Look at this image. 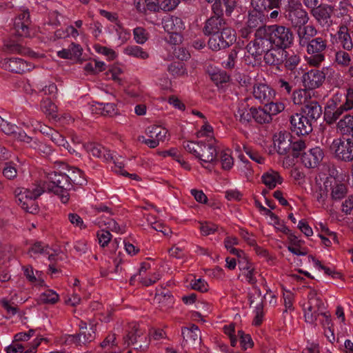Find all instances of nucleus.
<instances>
[{
  "label": "nucleus",
  "mask_w": 353,
  "mask_h": 353,
  "mask_svg": "<svg viewBox=\"0 0 353 353\" xmlns=\"http://www.w3.org/2000/svg\"><path fill=\"white\" fill-rule=\"evenodd\" d=\"M341 97V94L336 93L325 106L324 119L327 123H334L343 113L353 109V88L346 89L343 101Z\"/></svg>",
  "instance_id": "f257e3e1"
},
{
  "label": "nucleus",
  "mask_w": 353,
  "mask_h": 353,
  "mask_svg": "<svg viewBox=\"0 0 353 353\" xmlns=\"http://www.w3.org/2000/svg\"><path fill=\"white\" fill-rule=\"evenodd\" d=\"M46 177L47 181L41 185L44 192H54L59 196L63 203H66L69 201L68 190L72 186L69 181L68 175L61 172H52L48 173Z\"/></svg>",
  "instance_id": "f03ea898"
},
{
  "label": "nucleus",
  "mask_w": 353,
  "mask_h": 353,
  "mask_svg": "<svg viewBox=\"0 0 353 353\" xmlns=\"http://www.w3.org/2000/svg\"><path fill=\"white\" fill-rule=\"evenodd\" d=\"M44 192L41 184H34L29 188H17L15 190L17 203L26 212L36 214L39 211L36 199Z\"/></svg>",
  "instance_id": "7ed1b4c3"
},
{
  "label": "nucleus",
  "mask_w": 353,
  "mask_h": 353,
  "mask_svg": "<svg viewBox=\"0 0 353 353\" xmlns=\"http://www.w3.org/2000/svg\"><path fill=\"white\" fill-rule=\"evenodd\" d=\"M330 150L334 158L340 161H353V139L337 138L330 145Z\"/></svg>",
  "instance_id": "20e7f679"
},
{
  "label": "nucleus",
  "mask_w": 353,
  "mask_h": 353,
  "mask_svg": "<svg viewBox=\"0 0 353 353\" xmlns=\"http://www.w3.org/2000/svg\"><path fill=\"white\" fill-rule=\"evenodd\" d=\"M270 39L272 46L286 50L293 43L294 34L290 28L272 25L270 26Z\"/></svg>",
  "instance_id": "39448f33"
},
{
  "label": "nucleus",
  "mask_w": 353,
  "mask_h": 353,
  "mask_svg": "<svg viewBox=\"0 0 353 353\" xmlns=\"http://www.w3.org/2000/svg\"><path fill=\"white\" fill-rule=\"evenodd\" d=\"M235 40L234 30L226 27L209 39L208 46L212 50L218 51L229 47Z\"/></svg>",
  "instance_id": "423d86ee"
},
{
  "label": "nucleus",
  "mask_w": 353,
  "mask_h": 353,
  "mask_svg": "<svg viewBox=\"0 0 353 353\" xmlns=\"http://www.w3.org/2000/svg\"><path fill=\"white\" fill-rule=\"evenodd\" d=\"M285 18L293 27L301 28L309 21V16L299 2L290 4L285 10Z\"/></svg>",
  "instance_id": "0eeeda50"
},
{
  "label": "nucleus",
  "mask_w": 353,
  "mask_h": 353,
  "mask_svg": "<svg viewBox=\"0 0 353 353\" xmlns=\"http://www.w3.org/2000/svg\"><path fill=\"white\" fill-rule=\"evenodd\" d=\"M334 7L331 5L323 3L312 11L310 13L318 24L323 28H329L333 24L332 14Z\"/></svg>",
  "instance_id": "6e6552de"
},
{
  "label": "nucleus",
  "mask_w": 353,
  "mask_h": 353,
  "mask_svg": "<svg viewBox=\"0 0 353 353\" xmlns=\"http://www.w3.org/2000/svg\"><path fill=\"white\" fill-rule=\"evenodd\" d=\"M291 130L297 135H307L312 131V123L301 114L290 116Z\"/></svg>",
  "instance_id": "1a4fd4ad"
},
{
  "label": "nucleus",
  "mask_w": 353,
  "mask_h": 353,
  "mask_svg": "<svg viewBox=\"0 0 353 353\" xmlns=\"http://www.w3.org/2000/svg\"><path fill=\"white\" fill-rule=\"evenodd\" d=\"M213 142L212 139L208 140L207 143L201 141L197 142V148H199L197 158L205 163L218 162L216 159L217 155L216 149Z\"/></svg>",
  "instance_id": "9d476101"
},
{
  "label": "nucleus",
  "mask_w": 353,
  "mask_h": 353,
  "mask_svg": "<svg viewBox=\"0 0 353 353\" xmlns=\"http://www.w3.org/2000/svg\"><path fill=\"white\" fill-rule=\"evenodd\" d=\"M324 153L319 147H316L304 152L301 155V161L306 168H313L318 166L323 160Z\"/></svg>",
  "instance_id": "9b49d317"
},
{
  "label": "nucleus",
  "mask_w": 353,
  "mask_h": 353,
  "mask_svg": "<svg viewBox=\"0 0 353 353\" xmlns=\"http://www.w3.org/2000/svg\"><path fill=\"white\" fill-rule=\"evenodd\" d=\"M325 74L319 70H311L303 76V83L305 88L315 89L322 85L325 81Z\"/></svg>",
  "instance_id": "f8f14e48"
},
{
  "label": "nucleus",
  "mask_w": 353,
  "mask_h": 353,
  "mask_svg": "<svg viewBox=\"0 0 353 353\" xmlns=\"http://www.w3.org/2000/svg\"><path fill=\"white\" fill-rule=\"evenodd\" d=\"M274 145L277 152L281 155H285L290 152L292 147L291 135L286 131H281L274 135Z\"/></svg>",
  "instance_id": "ddd939ff"
},
{
  "label": "nucleus",
  "mask_w": 353,
  "mask_h": 353,
  "mask_svg": "<svg viewBox=\"0 0 353 353\" xmlns=\"http://www.w3.org/2000/svg\"><path fill=\"white\" fill-rule=\"evenodd\" d=\"M272 42L268 39H259L250 41L247 45V50L254 58H258L262 54L267 53L269 49L272 47Z\"/></svg>",
  "instance_id": "4468645a"
},
{
  "label": "nucleus",
  "mask_w": 353,
  "mask_h": 353,
  "mask_svg": "<svg viewBox=\"0 0 353 353\" xmlns=\"http://www.w3.org/2000/svg\"><path fill=\"white\" fill-rule=\"evenodd\" d=\"M285 57V49L272 46L264 55V61L270 65H280L284 63Z\"/></svg>",
  "instance_id": "2eb2a0df"
},
{
  "label": "nucleus",
  "mask_w": 353,
  "mask_h": 353,
  "mask_svg": "<svg viewBox=\"0 0 353 353\" xmlns=\"http://www.w3.org/2000/svg\"><path fill=\"white\" fill-rule=\"evenodd\" d=\"M3 66L6 70L19 74L26 72L32 68L31 63L19 58L5 59Z\"/></svg>",
  "instance_id": "dca6fc26"
},
{
  "label": "nucleus",
  "mask_w": 353,
  "mask_h": 353,
  "mask_svg": "<svg viewBox=\"0 0 353 353\" xmlns=\"http://www.w3.org/2000/svg\"><path fill=\"white\" fill-rule=\"evenodd\" d=\"M301 114L312 123L316 121L322 114L321 106L316 101H307L301 108Z\"/></svg>",
  "instance_id": "f3484780"
},
{
  "label": "nucleus",
  "mask_w": 353,
  "mask_h": 353,
  "mask_svg": "<svg viewBox=\"0 0 353 353\" xmlns=\"http://www.w3.org/2000/svg\"><path fill=\"white\" fill-rule=\"evenodd\" d=\"M225 28V21L223 17L212 16L205 21L203 30L205 35L212 36Z\"/></svg>",
  "instance_id": "a211bd4d"
},
{
  "label": "nucleus",
  "mask_w": 353,
  "mask_h": 353,
  "mask_svg": "<svg viewBox=\"0 0 353 353\" xmlns=\"http://www.w3.org/2000/svg\"><path fill=\"white\" fill-rule=\"evenodd\" d=\"M248 99L245 98L239 103L238 109L235 113V117L241 123H248L253 117L254 107H250L248 104Z\"/></svg>",
  "instance_id": "6ab92c4d"
},
{
  "label": "nucleus",
  "mask_w": 353,
  "mask_h": 353,
  "mask_svg": "<svg viewBox=\"0 0 353 353\" xmlns=\"http://www.w3.org/2000/svg\"><path fill=\"white\" fill-rule=\"evenodd\" d=\"M252 93L254 98L261 103L270 101L274 96V90L263 83L254 85Z\"/></svg>",
  "instance_id": "aec40b11"
},
{
  "label": "nucleus",
  "mask_w": 353,
  "mask_h": 353,
  "mask_svg": "<svg viewBox=\"0 0 353 353\" xmlns=\"http://www.w3.org/2000/svg\"><path fill=\"white\" fill-rule=\"evenodd\" d=\"M317 30L312 25L303 26L298 30L299 43L301 47H305L317 34Z\"/></svg>",
  "instance_id": "412c9836"
},
{
  "label": "nucleus",
  "mask_w": 353,
  "mask_h": 353,
  "mask_svg": "<svg viewBox=\"0 0 353 353\" xmlns=\"http://www.w3.org/2000/svg\"><path fill=\"white\" fill-rule=\"evenodd\" d=\"M257 7H259V5H255V7H253L254 10L249 12L246 23V24L249 25L250 28H254V30L265 25L266 22L265 14L263 12L258 10Z\"/></svg>",
  "instance_id": "4be33fe9"
},
{
  "label": "nucleus",
  "mask_w": 353,
  "mask_h": 353,
  "mask_svg": "<svg viewBox=\"0 0 353 353\" xmlns=\"http://www.w3.org/2000/svg\"><path fill=\"white\" fill-rule=\"evenodd\" d=\"M85 148L88 153H90L94 157L103 158L105 161L113 159L112 154L100 144L88 143L85 145Z\"/></svg>",
  "instance_id": "5701e85b"
},
{
  "label": "nucleus",
  "mask_w": 353,
  "mask_h": 353,
  "mask_svg": "<svg viewBox=\"0 0 353 353\" xmlns=\"http://www.w3.org/2000/svg\"><path fill=\"white\" fill-rule=\"evenodd\" d=\"M83 49L79 44L72 43L68 48L57 52V55L61 59H79Z\"/></svg>",
  "instance_id": "b1692460"
},
{
  "label": "nucleus",
  "mask_w": 353,
  "mask_h": 353,
  "mask_svg": "<svg viewBox=\"0 0 353 353\" xmlns=\"http://www.w3.org/2000/svg\"><path fill=\"white\" fill-rule=\"evenodd\" d=\"M3 50L7 53L29 54L32 57H33L35 54V53L31 51L30 49L23 47L19 43L12 40H7L4 41Z\"/></svg>",
  "instance_id": "393cba45"
},
{
  "label": "nucleus",
  "mask_w": 353,
  "mask_h": 353,
  "mask_svg": "<svg viewBox=\"0 0 353 353\" xmlns=\"http://www.w3.org/2000/svg\"><path fill=\"white\" fill-rule=\"evenodd\" d=\"M182 336L183 339L191 343H200L201 341V331L199 327L192 324L190 327L182 328Z\"/></svg>",
  "instance_id": "a878e982"
},
{
  "label": "nucleus",
  "mask_w": 353,
  "mask_h": 353,
  "mask_svg": "<svg viewBox=\"0 0 353 353\" xmlns=\"http://www.w3.org/2000/svg\"><path fill=\"white\" fill-rule=\"evenodd\" d=\"M336 128L343 135L351 136L353 139V115L346 114L336 124Z\"/></svg>",
  "instance_id": "bb28decb"
},
{
  "label": "nucleus",
  "mask_w": 353,
  "mask_h": 353,
  "mask_svg": "<svg viewBox=\"0 0 353 353\" xmlns=\"http://www.w3.org/2000/svg\"><path fill=\"white\" fill-rule=\"evenodd\" d=\"M163 28L168 33L181 32L184 29V24L181 18L172 17L164 20Z\"/></svg>",
  "instance_id": "cd10ccee"
},
{
  "label": "nucleus",
  "mask_w": 353,
  "mask_h": 353,
  "mask_svg": "<svg viewBox=\"0 0 353 353\" xmlns=\"http://www.w3.org/2000/svg\"><path fill=\"white\" fill-rule=\"evenodd\" d=\"M309 44H307L306 50L308 54L314 53H323L327 48V41L323 37L313 38Z\"/></svg>",
  "instance_id": "c85d7f7f"
},
{
  "label": "nucleus",
  "mask_w": 353,
  "mask_h": 353,
  "mask_svg": "<svg viewBox=\"0 0 353 353\" xmlns=\"http://www.w3.org/2000/svg\"><path fill=\"white\" fill-rule=\"evenodd\" d=\"M263 183L270 189H273L277 184H281L283 179L279 172L270 170L264 173L261 177Z\"/></svg>",
  "instance_id": "c756f323"
},
{
  "label": "nucleus",
  "mask_w": 353,
  "mask_h": 353,
  "mask_svg": "<svg viewBox=\"0 0 353 353\" xmlns=\"http://www.w3.org/2000/svg\"><path fill=\"white\" fill-rule=\"evenodd\" d=\"M92 112L104 116L112 117L117 114L116 105L112 103H95L92 105Z\"/></svg>",
  "instance_id": "7c9ffc66"
},
{
  "label": "nucleus",
  "mask_w": 353,
  "mask_h": 353,
  "mask_svg": "<svg viewBox=\"0 0 353 353\" xmlns=\"http://www.w3.org/2000/svg\"><path fill=\"white\" fill-rule=\"evenodd\" d=\"M338 37L339 42L344 50L347 51L352 50L353 41L350 34L348 32V29L345 26H341L339 27Z\"/></svg>",
  "instance_id": "2f4dec72"
},
{
  "label": "nucleus",
  "mask_w": 353,
  "mask_h": 353,
  "mask_svg": "<svg viewBox=\"0 0 353 353\" xmlns=\"http://www.w3.org/2000/svg\"><path fill=\"white\" fill-rule=\"evenodd\" d=\"M73 338L78 345H85L95 339V329L94 326H91L89 329L81 331L79 334L73 336Z\"/></svg>",
  "instance_id": "473e14b6"
},
{
  "label": "nucleus",
  "mask_w": 353,
  "mask_h": 353,
  "mask_svg": "<svg viewBox=\"0 0 353 353\" xmlns=\"http://www.w3.org/2000/svg\"><path fill=\"white\" fill-rule=\"evenodd\" d=\"M101 348L107 353H119L120 349L117 347L116 336L114 334H109L100 344Z\"/></svg>",
  "instance_id": "72a5a7b5"
},
{
  "label": "nucleus",
  "mask_w": 353,
  "mask_h": 353,
  "mask_svg": "<svg viewBox=\"0 0 353 353\" xmlns=\"http://www.w3.org/2000/svg\"><path fill=\"white\" fill-rule=\"evenodd\" d=\"M143 335V332L139 329L137 324H134L131 327V330L123 337L124 344L127 345L135 344L138 338Z\"/></svg>",
  "instance_id": "f704fd0d"
},
{
  "label": "nucleus",
  "mask_w": 353,
  "mask_h": 353,
  "mask_svg": "<svg viewBox=\"0 0 353 353\" xmlns=\"http://www.w3.org/2000/svg\"><path fill=\"white\" fill-rule=\"evenodd\" d=\"M307 298V305L305 309H325L324 304L315 290H310Z\"/></svg>",
  "instance_id": "c9c22d12"
},
{
  "label": "nucleus",
  "mask_w": 353,
  "mask_h": 353,
  "mask_svg": "<svg viewBox=\"0 0 353 353\" xmlns=\"http://www.w3.org/2000/svg\"><path fill=\"white\" fill-rule=\"evenodd\" d=\"M168 130L159 125H152L148 127L147 134L149 137L155 139L158 141H163L166 137Z\"/></svg>",
  "instance_id": "e433bc0d"
},
{
  "label": "nucleus",
  "mask_w": 353,
  "mask_h": 353,
  "mask_svg": "<svg viewBox=\"0 0 353 353\" xmlns=\"http://www.w3.org/2000/svg\"><path fill=\"white\" fill-rule=\"evenodd\" d=\"M252 111H253L252 119H254L256 123H259L261 124L268 123H270L272 119V117H270L268 111L265 110V106L263 108H254V109H253Z\"/></svg>",
  "instance_id": "4c0bfd02"
},
{
  "label": "nucleus",
  "mask_w": 353,
  "mask_h": 353,
  "mask_svg": "<svg viewBox=\"0 0 353 353\" xmlns=\"http://www.w3.org/2000/svg\"><path fill=\"white\" fill-rule=\"evenodd\" d=\"M327 81L334 88H342L345 84L343 76L341 72L330 70L327 75Z\"/></svg>",
  "instance_id": "58836bf2"
},
{
  "label": "nucleus",
  "mask_w": 353,
  "mask_h": 353,
  "mask_svg": "<svg viewBox=\"0 0 353 353\" xmlns=\"http://www.w3.org/2000/svg\"><path fill=\"white\" fill-rule=\"evenodd\" d=\"M124 53L130 57L146 59L149 57V54L138 46H128L124 48Z\"/></svg>",
  "instance_id": "ea45409f"
},
{
  "label": "nucleus",
  "mask_w": 353,
  "mask_h": 353,
  "mask_svg": "<svg viewBox=\"0 0 353 353\" xmlns=\"http://www.w3.org/2000/svg\"><path fill=\"white\" fill-rule=\"evenodd\" d=\"M43 340V339H41L40 340H37L34 341V344L32 346V348H29L27 350H24V347L21 344L13 343V344L8 346L6 347V352L7 353H28V352H32L34 351L37 347L39 345L41 341Z\"/></svg>",
  "instance_id": "a19ab883"
},
{
  "label": "nucleus",
  "mask_w": 353,
  "mask_h": 353,
  "mask_svg": "<svg viewBox=\"0 0 353 353\" xmlns=\"http://www.w3.org/2000/svg\"><path fill=\"white\" fill-rule=\"evenodd\" d=\"M59 299L58 294L52 290H47L40 294L39 302L42 304H54Z\"/></svg>",
  "instance_id": "79ce46f5"
},
{
  "label": "nucleus",
  "mask_w": 353,
  "mask_h": 353,
  "mask_svg": "<svg viewBox=\"0 0 353 353\" xmlns=\"http://www.w3.org/2000/svg\"><path fill=\"white\" fill-rule=\"evenodd\" d=\"M225 248L232 254L236 255L238 258H241L244 255L242 250L235 248L234 245L239 244V240L234 236H228L224 241Z\"/></svg>",
  "instance_id": "37998d69"
},
{
  "label": "nucleus",
  "mask_w": 353,
  "mask_h": 353,
  "mask_svg": "<svg viewBox=\"0 0 353 353\" xmlns=\"http://www.w3.org/2000/svg\"><path fill=\"white\" fill-rule=\"evenodd\" d=\"M31 23L21 22L20 20H15L14 28L15 34L19 37H28L30 36V25Z\"/></svg>",
  "instance_id": "c03bdc74"
},
{
  "label": "nucleus",
  "mask_w": 353,
  "mask_h": 353,
  "mask_svg": "<svg viewBox=\"0 0 353 353\" xmlns=\"http://www.w3.org/2000/svg\"><path fill=\"white\" fill-rule=\"evenodd\" d=\"M52 142L58 146L66 149L69 152L72 153L71 148H69V143L65 140V137L61 134L58 131L54 130L49 137Z\"/></svg>",
  "instance_id": "a18cd8bd"
},
{
  "label": "nucleus",
  "mask_w": 353,
  "mask_h": 353,
  "mask_svg": "<svg viewBox=\"0 0 353 353\" xmlns=\"http://www.w3.org/2000/svg\"><path fill=\"white\" fill-rule=\"evenodd\" d=\"M42 111L46 115L51 119H55L57 118V107L50 100H46L41 105Z\"/></svg>",
  "instance_id": "49530a36"
},
{
  "label": "nucleus",
  "mask_w": 353,
  "mask_h": 353,
  "mask_svg": "<svg viewBox=\"0 0 353 353\" xmlns=\"http://www.w3.org/2000/svg\"><path fill=\"white\" fill-rule=\"evenodd\" d=\"M286 59H285V68L288 70H294L300 63V57L294 52L290 54L286 51Z\"/></svg>",
  "instance_id": "de8ad7c7"
},
{
  "label": "nucleus",
  "mask_w": 353,
  "mask_h": 353,
  "mask_svg": "<svg viewBox=\"0 0 353 353\" xmlns=\"http://www.w3.org/2000/svg\"><path fill=\"white\" fill-rule=\"evenodd\" d=\"M168 72L174 77H182L187 74V70L182 62H173L168 68Z\"/></svg>",
  "instance_id": "09e8293b"
},
{
  "label": "nucleus",
  "mask_w": 353,
  "mask_h": 353,
  "mask_svg": "<svg viewBox=\"0 0 353 353\" xmlns=\"http://www.w3.org/2000/svg\"><path fill=\"white\" fill-rule=\"evenodd\" d=\"M347 194V188L345 184L335 183L332 188V198L334 200H339L343 198Z\"/></svg>",
  "instance_id": "8fccbe9b"
},
{
  "label": "nucleus",
  "mask_w": 353,
  "mask_h": 353,
  "mask_svg": "<svg viewBox=\"0 0 353 353\" xmlns=\"http://www.w3.org/2000/svg\"><path fill=\"white\" fill-rule=\"evenodd\" d=\"M324 309H305V321L309 323H315L317 318L324 313Z\"/></svg>",
  "instance_id": "3c124183"
},
{
  "label": "nucleus",
  "mask_w": 353,
  "mask_h": 353,
  "mask_svg": "<svg viewBox=\"0 0 353 353\" xmlns=\"http://www.w3.org/2000/svg\"><path fill=\"white\" fill-rule=\"evenodd\" d=\"M334 61L342 67H347L351 62L350 55L344 50H339L335 53Z\"/></svg>",
  "instance_id": "603ef678"
},
{
  "label": "nucleus",
  "mask_w": 353,
  "mask_h": 353,
  "mask_svg": "<svg viewBox=\"0 0 353 353\" xmlns=\"http://www.w3.org/2000/svg\"><path fill=\"white\" fill-rule=\"evenodd\" d=\"M220 161L222 168L225 170H230L234 165V160L229 150H224L221 152Z\"/></svg>",
  "instance_id": "864d4df0"
},
{
  "label": "nucleus",
  "mask_w": 353,
  "mask_h": 353,
  "mask_svg": "<svg viewBox=\"0 0 353 353\" xmlns=\"http://www.w3.org/2000/svg\"><path fill=\"white\" fill-rule=\"evenodd\" d=\"M265 107L270 117L279 114L285 109L284 104L281 102L273 103L269 101L265 105Z\"/></svg>",
  "instance_id": "5fc2aeb1"
},
{
  "label": "nucleus",
  "mask_w": 353,
  "mask_h": 353,
  "mask_svg": "<svg viewBox=\"0 0 353 353\" xmlns=\"http://www.w3.org/2000/svg\"><path fill=\"white\" fill-rule=\"evenodd\" d=\"M307 98V92L305 89L296 90L292 93V101L296 105L305 103Z\"/></svg>",
  "instance_id": "6e6d98bb"
},
{
  "label": "nucleus",
  "mask_w": 353,
  "mask_h": 353,
  "mask_svg": "<svg viewBox=\"0 0 353 353\" xmlns=\"http://www.w3.org/2000/svg\"><path fill=\"white\" fill-rule=\"evenodd\" d=\"M275 84L281 92L290 94L292 90L293 85L292 83L279 78L275 81Z\"/></svg>",
  "instance_id": "4d7b16f0"
},
{
  "label": "nucleus",
  "mask_w": 353,
  "mask_h": 353,
  "mask_svg": "<svg viewBox=\"0 0 353 353\" xmlns=\"http://www.w3.org/2000/svg\"><path fill=\"white\" fill-rule=\"evenodd\" d=\"M325 56L323 53H314L306 57V61L310 66L318 67L324 61Z\"/></svg>",
  "instance_id": "13d9d810"
},
{
  "label": "nucleus",
  "mask_w": 353,
  "mask_h": 353,
  "mask_svg": "<svg viewBox=\"0 0 353 353\" xmlns=\"http://www.w3.org/2000/svg\"><path fill=\"white\" fill-rule=\"evenodd\" d=\"M305 148V143L302 140H298L294 142H292V147L290 152L294 157H298L299 155H302V151Z\"/></svg>",
  "instance_id": "bf43d9fd"
},
{
  "label": "nucleus",
  "mask_w": 353,
  "mask_h": 353,
  "mask_svg": "<svg viewBox=\"0 0 353 353\" xmlns=\"http://www.w3.org/2000/svg\"><path fill=\"white\" fill-rule=\"evenodd\" d=\"M254 40L268 39L270 38V26L265 24L255 29Z\"/></svg>",
  "instance_id": "052dcab7"
},
{
  "label": "nucleus",
  "mask_w": 353,
  "mask_h": 353,
  "mask_svg": "<svg viewBox=\"0 0 353 353\" xmlns=\"http://www.w3.org/2000/svg\"><path fill=\"white\" fill-rule=\"evenodd\" d=\"M134 38L137 43L143 44L148 40V34L144 28L138 27L134 30Z\"/></svg>",
  "instance_id": "680f3d73"
},
{
  "label": "nucleus",
  "mask_w": 353,
  "mask_h": 353,
  "mask_svg": "<svg viewBox=\"0 0 353 353\" xmlns=\"http://www.w3.org/2000/svg\"><path fill=\"white\" fill-rule=\"evenodd\" d=\"M99 243L101 247H105L111 240L112 234L108 230H101L97 232Z\"/></svg>",
  "instance_id": "e2e57ef3"
},
{
  "label": "nucleus",
  "mask_w": 353,
  "mask_h": 353,
  "mask_svg": "<svg viewBox=\"0 0 353 353\" xmlns=\"http://www.w3.org/2000/svg\"><path fill=\"white\" fill-rule=\"evenodd\" d=\"M218 229V226L211 222L201 223L200 230L203 235L208 236L214 233Z\"/></svg>",
  "instance_id": "0e129e2a"
},
{
  "label": "nucleus",
  "mask_w": 353,
  "mask_h": 353,
  "mask_svg": "<svg viewBox=\"0 0 353 353\" xmlns=\"http://www.w3.org/2000/svg\"><path fill=\"white\" fill-rule=\"evenodd\" d=\"M212 127L208 124V121H205L201 129L196 133V137L198 138L207 137L210 138L209 140L212 139V141H214V139L212 138L211 135V134L212 133Z\"/></svg>",
  "instance_id": "69168bd1"
},
{
  "label": "nucleus",
  "mask_w": 353,
  "mask_h": 353,
  "mask_svg": "<svg viewBox=\"0 0 353 353\" xmlns=\"http://www.w3.org/2000/svg\"><path fill=\"white\" fill-rule=\"evenodd\" d=\"M325 234H319V237L322 240V243L327 247L330 246L332 241H337L336 240V236L335 233L332 232H330L328 229H326L325 230Z\"/></svg>",
  "instance_id": "338daca9"
},
{
  "label": "nucleus",
  "mask_w": 353,
  "mask_h": 353,
  "mask_svg": "<svg viewBox=\"0 0 353 353\" xmlns=\"http://www.w3.org/2000/svg\"><path fill=\"white\" fill-rule=\"evenodd\" d=\"M190 285L193 290L199 291L201 292H205L208 290V285L207 282L202 279L192 281Z\"/></svg>",
  "instance_id": "774afa93"
}]
</instances>
